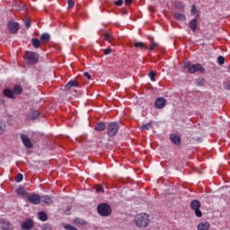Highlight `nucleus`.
<instances>
[{
	"mask_svg": "<svg viewBox=\"0 0 230 230\" xmlns=\"http://www.w3.org/2000/svg\"><path fill=\"white\" fill-rule=\"evenodd\" d=\"M195 12H197V7L195 5H192L191 10H190L191 15H195Z\"/></svg>",
	"mask_w": 230,
	"mask_h": 230,
	"instance_id": "nucleus-43",
	"label": "nucleus"
},
{
	"mask_svg": "<svg viewBox=\"0 0 230 230\" xmlns=\"http://www.w3.org/2000/svg\"><path fill=\"white\" fill-rule=\"evenodd\" d=\"M68 8H73V6H75V1L73 0H68Z\"/></svg>",
	"mask_w": 230,
	"mask_h": 230,
	"instance_id": "nucleus-41",
	"label": "nucleus"
},
{
	"mask_svg": "<svg viewBox=\"0 0 230 230\" xmlns=\"http://www.w3.org/2000/svg\"><path fill=\"white\" fill-rule=\"evenodd\" d=\"M22 179H24L22 173H18L15 177V182H22Z\"/></svg>",
	"mask_w": 230,
	"mask_h": 230,
	"instance_id": "nucleus-32",
	"label": "nucleus"
},
{
	"mask_svg": "<svg viewBox=\"0 0 230 230\" xmlns=\"http://www.w3.org/2000/svg\"><path fill=\"white\" fill-rule=\"evenodd\" d=\"M75 226H77V227H84V226H87V222L82 218H75L74 220Z\"/></svg>",
	"mask_w": 230,
	"mask_h": 230,
	"instance_id": "nucleus-16",
	"label": "nucleus"
},
{
	"mask_svg": "<svg viewBox=\"0 0 230 230\" xmlns=\"http://www.w3.org/2000/svg\"><path fill=\"white\" fill-rule=\"evenodd\" d=\"M64 91L66 93V94H71L72 96H79L78 92L75 88L71 87H65Z\"/></svg>",
	"mask_w": 230,
	"mask_h": 230,
	"instance_id": "nucleus-15",
	"label": "nucleus"
},
{
	"mask_svg": "<svg viewBox=\"0 0 230 230\" xmlns=\"http://www.w3.org/2000/svg\"><path fill=\"white\" fill-rule=\"evenodd\" d=\"M200 201H199L198 199H193L190 202V209H192L196 215V217H198L199 218H200V217H202V211H200Z\"/></svg>",
	"mask_w": 230,
	"mask_h": 230,
	"instance_id": "nucleus-6",
	"label": "nucleus"
},
{
	"mask_svg": "<svg viewBox=\"0 0 230 230\" xmlns=\"http://www.w3.org/2000/svg\"><path fill=\"white\" fill-rule=\"evenodd\" d=\"M141 128L142 130H150V128H152V123L148 122L146 124H143Z\"/></svg>",
	"mask_w": 230,
	"mask_h": 230,
	"instance_id": "nucleus-31",
	"label": "nucleus"
},
{
	"mask_svg": "<svg viewBox=\"0 0 230 230\" xmlns=\"http://www.w3.org/2000/svg\"><path fill=\"white\" fill-rule=\"evenodd\" d=\"M16 193L18 195H22V197H26V195H28V192L26 191V190L24 188H19L16 190Z\"/></svg>",
	"mask_w": 230,
	"mask_h": 230,
	"instance_id": "nucleus-27",
	"label": "nucleus"
},
{
	"mask_svg": "<svg viewBox=\"0 0 230 230\" xmlns=\"http://www.w3.org/2000/svg\"><path fill=\"white\" fill-rule=\"evenodd\" d=\"M97 213L101 215V217H109L111 213H112V209L111 208V205L108 203H101L97 207Z\"/></svg>",
	"mask_w": 230,
	"mask_h": 230,
	"instance_id": "nucleus-4",
	"label": "nucleus"
},
{
	"mask_svg": "<svg viewBox=\"0 0 230 230\" xmlns=\"http://www.w3.org/2000/svg\"><path fill=\"white\" fill-rule=\"evenodd\" d=\"M4 130H6V124L3 120H0V136L4 134Z\"/></svg>",
	"mask_w": 230,
	"mask_h": 230,
	"instance_id": "nucleus-30",
	"label": "nucleus"
},
{
	"mask_svg": "<svg viewBox=\"0 0 230 230\" xmlns=\"http://www.w3.org/2000/svg\"><path fill=\"white\" fill-rule=\"evenodd\" d=\"M33 226H34L33 220L27 218L25 221L22 223L21 227L22 230H31L33 229Z\"/></svg>",
	"mask_w": 230,
	"mask_h": 230,
	"instance_id": "nucleus-11",
	"label": "nucleus"
},
{
	"mask_svg": "<svg viewBox=\"0 0 230 230\" xmlns=\"http://www.w3.org/2000/svg\"><path fill=\"white\" fill-rule=\"evenodd\" d=\"M65 229H66V230H79L78 228H76V227H75L71 225H66Z\"/></svg>",
	"mask_w": 230,
	"mask_h": 230,
	"instance_id": "nucleus-38",
	"label": "nucleus"
},
{
	"mask_svg": "<svg viewBox=\"0 0 230 230\" xmlns=\"http://www.w3.org/2000/svg\"><path fill=\"white\" fill-rule=\"evenodd\" d=\"M104 40H106V42H111V40H112V36H111L109 33H106L104 35Z\"/></svg>",
	"mask_w": 230,
	"mask_h": 230,
	"instance_id": "nucleus-37",
	"label": "nucleus"
},
{
	"mask_svg": "<svg viewBox=\"0 0 230 230\" xmlns=\"http://www.w3.org/2000/svg\"><path fill=\"white\" fill-rule=\"evenodd\" d=\"M15 87H21L20 85H15Z\"/></svg>",
	"mask_w": 230,
	"mask_h": 230,
	"instance_id": "nucleus-50",
	"label": "nucleus"
},
{
	"mask_svg": "<svg viewBox=\"0 0 230 230\" xmlns=\"http://www.w3.org/2000/svg\"><path fill=\"white\" fill-rule=\"evenodd\" d=\"M27 200L31 204L39 205V204H40L41 199L39 194L33 193V194L27 196Z\"/></svg>",
	"mask_w": 230,
	"mask_h": 230,
	"instance_id": "nucleus-7",
	"label": "nucleus"
},
{
	"mask_svg": "<svg viewBox=\"0 0 230 230\" xmlns=\"http://www.w3.org/2000/svg\"><path fill=\"white\" fill-rule=\"evenodd\" d=\"M211 226L208 222H201L198 225V230H209Z\"/></svg>",
	"mask_w": 230,
	"mask_h": 230,
	"instance_id": "nucleus-20",
	"label": "nucleus"
},
{
	"mask_svg": "<svg viewBox=\"0 0 230 230\" xmlns=\"http://www.w3.org/2000/svg\"><path fill=\"white\" fill-rule=\"evenodd\" d=\"M24 60L28 66H35L39 63V55L33 51H25Z\"/></svg>",
	"mask_w": 230,
	"mask_h": 230,
	"instance_id": "nucleus-3",
	"label": "nucleus"
},
{
	"mask_svg": "<svg viewBox=\"0 0 230 230\" xmlns=\"http://www.w3.org/2000/svg\"><path fill=\"white\" fill-rule=\"evenodd\" d=\"M84 76H85V78H87L88 80H91L92 78L91 74H89V72H84Z\"/></svg>",
	"mask_w": 230,
	"mask_h": 230,
	"instance_id": "nucleus-46",
	"label": "nucleus"
},
{
	"mask_svg": "<svg viewBox=\"0 0 230 230\" xmlns=\"http://www.w3.org/2000/svg\"><path fill=\"white\" fill-rule=\"evenodd\" d=\"M123 4V0H117L114 2L115 6H121Z\"/></svg>",
	"mask_w": 230,
	"mask_h": 230,
	"instance_id": "nucleus-40",
	"label": "nucleus"
},
{
	"mask_svg": "<svg viewBox=\"0 0 230 230\" xmlns=\"http://www.w3.org/2000/svg\"><path fill=\"white\" fill-rule=\"evenodd\" d=\"M42 43L44 42H49V40H51V35H49V33H43L40 36V40Z\"/></svg>",
	"mask_w": 230,
	"mask_h": 230,
	"instance_id": "nucleus-21",
	"label": "nucleus"
},
{
	"mask_svg": "<svg viewBox=\"0 0 230 230\" xmlns=\"http://www.w3.org/2000/svg\"><path fill=\"white\" fill-rule=\"evenodd\" d=\"M79 86H80V84H78L76 80H71L65 85V87H79Z\"/></svg>",
	"mask_w": 230,
	"mask_h": 230,
	"instance_id": "nucleus-24",
	"label": "nucleus"
},
{
	"mask_svg": "<svg viewBox=\"0 0 230 230\" xmlns=\"http://www.w3.org/2000/svg\"><path fill=\"white\" fill-rule=\"evenodd\" d=\"M170 140L173 145H176V146H181V139L179 136L175 134H171L170 135Z\"/></svg>",
	"mask_w": 230,
	"mask_h": 230,
	"instance_id": "nucleus-12",
	"label": "nucleus"
},
{
	"mask_svg": "<svg viewBox=\"0 0 230 230\" xmlns=\"http://www.w3.org/2000/svg\"><path fill=\"white\" fill-rule=\"evenodd\" d=\"M39 219L41 220V222H46L48 220V214L44 211H40L38 213Z\"/></svg>",
	"mask_w": 230,
	"mask_h": 230,
	"instance_id": "nucleus-22",
	"label": "nucleus"
},
{
	"mask_svg": "<svg viewBox=\"0 0 230 230\" xmlns=\"http://www.w3.org/2000/svg\"><path fill=\"white\" fill-rule=\"evenodd\" d=\"M43 229L44 230H51V226H49V225H44Z\"/></svg>",
	"mask_w": 230,
	"mask_h": 230,
	"instance_id": "nucleus-47",
	"label": "nucleus"
},
{
	"mask_svg": "<svg viewBox=\"0 0 230 230\" xmlns=\"http://www.w3.org/2000/svg\"><path fill=\"white\" fill-rule=\"evenodd\" d=\"M134 3V0H125V4H132Z\"/></svg>",
	"mask_w": 230,
	"mask_h": 230,
	"instance_id": "nucleus-49",
	"label": "nucleus"
},
{
	"mask_svg": "<svg viewBox=\"0 0 230 230\" xmlns=\"http://www.w3.org/2000/svg\"><path fill=\"white\" fill-rule=\"evenodd\" d=\"M155 109H164L166 107V99L164 97H159L155 102Z\"/></svg>",
	"mask_w": 230,
	"mask_h": 230,
	"instance_id": "nucleus-10",
	"label": "nucleus"
},
{
	"mask_svg": "<svg viewBox=\"0 0 230 230\" xmlns=\"http://www.w3.org/2000/svg\"><path fill=\"white\" fill-rule=\"evenodd\" d=\"M135 48H139L140 49H148L146 45L143 41L136 42L135 43Z\"/></svg>",
	"mask_w": 230,
	"mask_h": 230,
	"instance_id": "nucleus-28",
	"label": "nucleus"
},
{
	"mask_svg": "<svg viewBox=\"0 0 230 230\" xmlns=\"http://www.w3.org/2000/svg\"><path fill=\"white\" fill-rule=\"evenodd\" d=\"M196 84L199 85V87H202L205 85V81L202 78H199L196 82Z\"/></svg>",
	"mask_w": 230,
	"mask_h": 230,
	"instance_id": "nucleus-36",
	"label": "nucleus"
},
{
	"mask_svg": "<svg viewBox=\"0 0 230 230\" xmlns=\"http://www.w3.org/2000/svg\"><path fill=\"white\" fill-rule=\"evenodd\" d=\"M173 17L176 21H186V16L181 13H175Z\"/></svg>",
	"mask_w": 230,
	"mask_h": 230,
	"instance_id": "nucleus-23",
	"label": "nucleus"
},
{
	"mask_svg": "<svg viewBox=\"0 0 230 230\" xmlns=\"http://www.w3.org/2000/svg\"><path fill=\"white\" fill-rule=\"evenodd\" d=\"M189 27L190 28L191 31H197L198 22L196 18L190 20Z\"/></svg>",
	"mask_w": 230,
	"mask_h": 230,
	"instance_id": "nucleus-18",
	"label": "nucleus"
},
{
	"mask_svg": "<svg viewBox=\"0 0 230 230\" xmlns=\"http://www.w3.org/2000/svg\"><path fill=\"white\" fill-rule=\"evenodd\" d=\"M21 139L25 148H33V144L31 143V139H30V137H28L26 134H22Z\"/></svg>",
	"mask_w": 230,
	"mask_h": 230,
	"instance_id": "nucleus-9",
	"label": "nucleus"
},
{
	"mask_svg": "<svg viewBox=\"0 0 230 230\" xmlns=\"http://www.w3.org/2000/svg\"><path fill=\"white\" fill-rule=\"evenodd\" d=\"M40 116L39 111H32L29 114V119H37V117Z\"/></svg>",
	"mask_w": 230,
	"mask_h": 230,
	"instance_id": "nucleus-25",
	"label": "nucleus"
},
{
	"mask_svg": "<svg viewBox=\"0 0 230 230\" xmlns=\"http://www.w3.org/2000/svg\"><path fill=\"white\" fill-rule=\"evenodd\" d=\"M8 30L10 31V33H17V31H19L20 30V26H19V22H13V21H10L8 22Z\"/></svg>",
	"mask_w": 230,
	"mask_h": 230,
	"instance_id": "nucleus-8",
	"label": "nucleus"
},
{
	"mask_svg": "<svg viewBox=\"0 0 230 230\" xmlns=\"http://www.w3.org/2000/svg\"><path fill=\"white\" fill-rule=\"evenodd\" d=\"M65 229H66V230H79L78 228H76V227H75L71 225H66Z\"/></svg>",
	"mask_w": 230,
	"mask_h": 230,
	"instance_id": "nucleus-39",
	"label": "nucleus"
},
{
	"mask_svg": "<svg viewBox=\"0 0 230 230\" xmlns=\"http://www.w3.org/2000/svg\"><path fill=\"white\" fill-rule=\"evenodd\" d=\"M13 93L14 94H22V87H14Z\"/></svg>",
	"mask_w": 230,
	"mask_h": 230,
	"instance_id": "nucleus-34",
	"label": "nucleus"
},
{
	"mask_svg": "<svg viewBox=\"0 0 230 230\" xmlns=\"http://www.w3.org/2000/svg\"><path fill=\"white\" fill-rule=\"evenodd\" d=\"M41 200L44 204H49V205L53 204V199H51L49 196H43L41 198Z\"/></svg>",
	"mask_w": 230,
	"mask_h": 230,
	"instance_id": "nucleus-26",
	"label": "nucleus"
},
{
	"mask_svg": "<svg viewBox=\"0 0 230 230\" xmlns=\"http://www.w3.org/2000/svg\"><path fill=\"white\" fill-rule=\"evenodd\" d=\"M111 53H112V49L109 48L104 49V55H111Z\"/></svg>",
	"mask_w": 230,
	"mask_h": 230,
	"instance_id": "nucleus-45",
	"label": "nucleus"
},
{
	"mask_svg": "<svg viewBox=\"0 0 230 230\" xmlns=\"http://www.w3.org/2000/svg\"><path fill=\"white\" fill-rule=\"evenodd\" d=\"M13 91H12L10 88H6L4 90V95L7 98H11L12 100H15V96H13Z\"/></svg>",
	"mask_w": 230,
	"mask_h": 230,
	"instance_id": "nucleus-17",
	"label": "nucleus"
},
{
	"mask_svg": "<svg viewBox=\"0 0 230 230\" xmlns=\"http://www.w3.org/2000/svg\"><path fill=\"white\" fill-rule=\"evenodd\" d=\"M31 44H32L33 48H35V49H39V48H40V46L42 45V41H40V40H39L37 38H33L31 40Z\"/></svg>",
	"mask_w": 230,
	"mask_h": 230,
	"instance_id": "nucleus-19",
	"label": "nucleus"
},
{
	"mask_svg": "<svg viewBox=\"0 0 230 230\" xmlns=\"http://www.w3.org/2000/svg\"><path fill=\"white\" fill-rule=\"evenodd\" d=\"M134 222L137 227L145 229L146 227H148L150 224V216L146 213L137 214L135 217Z\"/></svg>",
	"mask_w": 230,
	"mask_h": 230,
	"instance_id": "nucleus-1",
	"label": "nucleus"
},
{
	"mask_svg": "<svg viewBox=\"0 0 230 230\" xmlns=\"http://www.w3.org/2000/svg\"><path fill=\"white\" fill-rule=\"evenodd\" d=\"M217 62L218 64H220L221 66L226 64V58H224V56H219L217 58Z\"/></svg>",
	"mask_w": 230,
	"mask_h": 230,
	"instance_id": "nucleus-35",
	"label": "nucleus"
},
{
	"mask_svg": "<svg viewBox=\"0 0 230 230\" xmlns=\"http://www.w3.org/2000/svg\"><path fill=\"white\" fill-rule=\"evenodd\" d=\"M109 137H114L118 131L119 130V123L118 122H110L107 127Z\"/></svg>",
	"mask_w": 230,
	"mask_h": 230,
	"instance_id": "nucleus-5",
	"label": "nucleus"
},
{
	"mask_svg": "<svg viewBox=\"0 0 230 230\" xmlns=\"http://www.w3.org/2000/svg\"><path fill=\"white\" fill-rule=\"evenodd\" d=\"M105 128H107L105 122H99L94 126V130H97L98 132H103Z\"/></svg>",
	"mask_w": 230,
	"mask_h": 230,
	"instance_id": "nucleus-14",
	"label": "nucleus"
},
{
	"mask_svg": "<svg viewBox=\"0 0 230 230\" xmlns=\"http://www.w3.org/2000/svg\"><path fill=\"white\" fill-rule=\"evenodd\" d=\"M175 7L178 10H184V4H182V2H176L175 3Z\"/></svg>",
	"mask_w": 230,
	"mask_h": 230,
	"instance_id": "nucleus-33",
	"label": "nucleus"
},
{
	"mask_svg": "<svg viewBox=\"0 0 230 230\" xmlns=\"http://www.w3.org/2000/svg\"><path fill=\"white\" fill-rule=\"evenodd\" d=\"M0 226H1V229H4V230L12 229V225H10V221L6 219H0Z\"/></svg>",
	"mask_w": 230,
	"mask_h": 230,
	"instance_id": "nucleus-13",
	"label": "nucleus"
},
{
	"mask_svg": "<svg viewBox=\"0 0 230 230\" xmlns=\"http://www.w3.org/2000/svg\"><path fill=\"white\" fill-rule=\"evenodd\" d=\"M148 76H149L151 82H155V76H157V73L155 71L152 70L149 72Z\"/></svg>",
	"mask_w": 230,
	"mask_h": 230,
	"instance_id": "nucleus-29",
	"label": "nucleus"
},
{
	"mask_svg": "<svg viewBox=\"0 0 230 230\" xmlns=\"http://www.w3.org/2000/svg\"><path fill=\"white\" fill-rule=\"evenodd\" d=\"M155 46H157V43H153L149 47V51H154L155 49Z\"/></svg>",
	"mask_w": 230,
	"mask_h": 230,
	"instance_id": "nucleus-44",
	"label": "nucleus"
},
{
	"mask_svg": "<svg viewBox=\"0 0 230 230\" xmlns=\"http://www.w3.org/2000/svg\"><path fill=\"white\" fill-rule=\"evenodd\" d=\"M96 191L98 192H103V188H102V186H98L97 189H96Z\"/></svg>",
	"mask_w": 230,
	"mask_h": 230,
	"instance_id": "nucleus-48",
	"label": "nucleus"
},
{
	"mask_svg": "<svg viewBox=\"0 0 230 230\" xmlns=\"http://www.w3.org/2000/svg\"><path fill=\"white\" fill-rule=\"evenodd\" d=\"M183 67L185 69H187V71H188V73H190V75H193L195 73H205L206 72V69L204 67H202V66L199 63L191 65V62L185 61Z\"/></svg>",
	"mask_w": 230,
	"mask_h": 230,
	"instance_id": "nucleus-2",
	"label": "nucleus"
},
{
	"mask_svg": "<svg viewBox=\"0 0 230 230\" xmlns=\"http://www.w3.org/2000/svg\"><path fill=\"white\" fill-rule=\"evenodd\" d=\"M25 27L30 28L31 26V22L30 20H25L24 22Z\"/></svg>",
	"mask_w": 230,
	"mask_h": 230,
	"instance_id": "nucleus-42",
	"label": "nucleus"
}]
</instances>
